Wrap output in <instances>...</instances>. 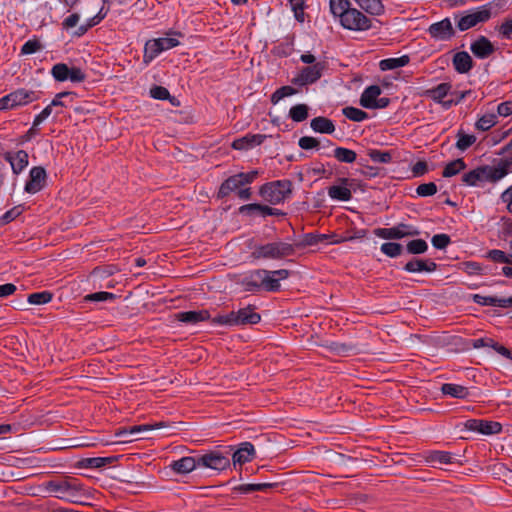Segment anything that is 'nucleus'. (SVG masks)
I'll return each instance as SVG.
<instances>
[{
	"mask_svg": "<svg viewBox=\"0 0 512 512\" xmlns=\"http://www.w3.org/2000/svg\"><path fill=\"white\" fill-rule=\"evenodd\" d=\"M416 193L420 197L433 196L437 193V186L434 182L423 183L416 188Z\"/></svg>",
	"mask_w": 512,
	"mask_h": 512,
	"instance_id": "obj_60",
	"label": "nucleus"
},
{
	"mask_svg": "<svg viewBox=\"0 0 512 512\" xmlns=\"http://www.w3.org/2000/svg\"><path fill=\"white\" fill-rule=\"evenodd\" d=\"M340 22L348 30H368L372 27L368 17L358 9L351 7L341 15Z\"/></svg>",
	"mask_w": 512,
	"mask_h": 512,
	"instance_id": "obj_6",
	"label": "nucleus"
},
{
	"mask_svg": "<svg viewBox=\"0 0 512 512\" xmlns=\"http://www.w3.org/2000/svg\"><path fill=\"white\" fill-rule=\"evenodd\" d=\"M357 4L370 15H381L384 12L381 0H360Z\"/></svg>",
	"mask_w": 512,
	"mask_h": 512,
	"instance_id": "obj_38",
	"label": "nucleus"
},
{
	"mask_svg": "<svg viewBox=\"0 0 512 512\" xmlns=\"http://www.w3.org/2000/svg\"><path fill=\"white\" fill-rule=\"evenodd\" d=\"M295 245V250L298 248H304L307 246H315L317 245V238L315 233H307L305 234L300 241L292 243Z\"/></svg>",
	"mask_w": 512,
	"mask_h": 512,
	"instance_id": "obj_62",
	"label": "nucleus"
},
{
	"mask_svg": "<svg viewBox=\"0 0 512 512\" xmlns=\"http://www.w3.org/2000/svg\"><path fill=\"white\" fill-rule=\"evenodd\" d=\"M171 469L177 474H188L199 467L198 456H186L170 464Z\"/></svg>",
	"mask_w": 512,
	"mask_h": 512,
	"instance_id": "obj_19",
	"label": "nucleus"
},
{
	"mask_svg": "<svg viewBox=\"0 0 512 512\" xmlns=\"http://www.w3.org/2000/svg\"><path fill=\"white\" fill-rule=\"evenodd\" d=\"M297 93V90L292 86H282L273 92L271 95V102L275 105L285 97L292 96Z\"/></svg>",
	"mask_w": 512,
	"mask_h": 512,
	"instance_id": "obj_52",
	"label": "nucleus"
},
{
	"mask_svg": "<svg viewBox=\"0 0 512 512\" xmlns=\"http://www.w3.org/2000/svg\"><path fill=\"white\" fill-rule=\"evenodd\" d=\"M423 25H417L412 26L410 25L408 27L409 30L416 31V30H427L428 32H454L452 23L449 18H445L439 22L433 23L428 26L427 28V22L424 20L422 22Z\"/></svg>",
	"mask_w": 512,
	"mask_h": 512,
	"instance_id": "obj_25",
	"label": "nucleus"
},
{
	"mask_svg": "<svg viewBox=\"0 0 512 512\" xmlns=\"http://www.w3.org/2000/svg\"><path fill=\"white\" fill-rule=\"evenodd\" d=\"M288 2L291 5L292 11L294 12L295 19L298 22H304V0H288Z\"/></svg>",
	"mask_w": 512,
	"mask_h": 512,
	"instance_id": "obj_58",
	"label": "nucleus"
},
{
	"mask_svg": "<svg viewBox=\"0 0 512 512\" xmlns=\"http://www.w3.org/2000/svg\"><path fill=\"white\" fill-rule=\"evenodd\" d=\"M106 14L107 10L104 11V7H102L95 16L88 18L79 26V32H87L89 29L100 23Z\"/></svg>",
	"mask_w": 512,
	"mask_h": 512,
	"instance_id": "obj_51",
	"label": "nucleus"
},
{
	"mask_svg": "<svg viewBox=\"0 0 512 512\" xmlns=\"http://www.w3.org/2000/svg\"><path fill=\"white\" fill-rule=\"evenodd\" d=\"M438 265L432 259H420V258H412L408 261L403 269L408 273H420L427 272L431 273L436 271Z\"/></svg>",
	"mask_w": 512,
	"mask_h": 512,
	"instance_id": "obj_16",
	"label": "nucleus"
},
{
	"mask_svg": "<svg viewBox=\"0 0 512 512\" xmlns=\"http://www.w3.org/2000/svg\"><path fill=\"white\" fill-rule=\"evenodd\" d=\"M456 148L462 152L466 151L476 142V136L466 134L462 129L457 133Z\"/></svg>",
	"mask_w": 512,
	"mask_h": 512,
	"instance_id": "obj_41",
	"label": "nucleus"
},
{
	"mask_svg": "<svg viewBox=\"0 0 512 512\" xmlns=\"http://www.w3.org/2000/svg\"><path fill=\"white\" fill-rule=\"evenodd\" d=\"M410 61L408 55H403L398 58H387L383 59L379 63V67L382 71L394 70L400 67H404Z\"/></svg>",
	"mask_w": 512,
	"mask_h": 512,
	"instance_id": "obj_34",
	"label": "nucleus"
},
{
	"mask_svg": "<svg viewBox=\"0 0 512 512\" xmlns=\"http://www.w3.org/2000/svg\"><path fill=\"white\" fill-rule=\"evenodd\" d=\"M150 95L152 98L154 99H158V100H170L173 104H175L173 102V100L175 98H171L170 96V93L168 91L167 88L163 87V86H153L151 89H150Z\"/></svg>",
	"mask_w": 512,
	"mask_h": 512,
	"instance_id": "obj_57",
	"label": "nucleus"
},
{
	"mask_svg": "<svg viewBox=\"0 0 512 512\" xmlns=\"http://www.w3.org/2000/svg\"><path fill=\"white\" fill-rule=\"evenodd\" d=\"M271 270L264 269V276L261 280V291L278 292L281 290V283L272 276Z\"/></svg>",
	"mask_w": 512,
	"mask_h": 512,
	"instance_id": "obj_36",
	"label": "nucleus"
},
{
	"mask_svg": "<svg viewBox=\"0 0 512 512\" xmlns=\"http://www.w3.org/2000/svg\"><path fill=\"white\" fill-rule=\"evenodd\" d=\"M451 85L449 83H440L433 89L429 90L430 97L435 102H442V100L448 95Z\"/></svg>",
	"mask_w": 512,
	"mask_h": 512,
	"instance_id": "obj_45",
	"label": "nucleus"
},
{
	"mask_svg": "<svg viewBox=\"0 0 512 512\" xmlns=\"http://www.w3.org/2000/svg\"><path fill=\"white\" fill-rule=\"evenodd\" d=\"M491 7L484 5L476 10L470 11L468 14L461 16L457 22V27L461 31L475 27L478 23L485 22L491 17Z\"/></svg>",
	"mask_w": 512,
	"mask_h": 512,
	"instance_id": "obj_7",
	"label": "nucleus"
},
{
	"mask_svg": "<svg viewBox=\"0 0 512 512\" xmlns=\"http://www.w3.org/2000/svg\"><path fill=\"white\" fill-rule=\"evenodd\" d=\"M466 163L462 158L455 159L449 162L442 171V176L450 178L459 174L461 171L466 169Z\"/></svg>",
	"mask_w": 512,
	"mask_h": 512,
	"instance_id": "obj_37",
	"label": "nucleus"
},
{
	"mask_svg": "<svg viewBox=\"0 0 512 512\" xmlns=\"http://www.w3.org/2000/svg\"><path fill=\"white\" fill-rule=\"evenodd\" d=\"M5 161L9 162L14 174H20L29 163V156L25 150H18L17 152H5L3 154Z\"/></svg>",
	"mask_w": 512,
	"mask_h": 512,
	"instance_id": "obj_15",
	"label": "nucleus"
},
{
	"mask_svg": "<svg viewBox=\"0 0 512 512\" xmlns=\"http://www.w3.org/2000/svg\"><path fill=\"white\" fill-rule=\"evenodd\" d=\"M294 255L295 245L281 240L255 245L251 252L255 260H283Z\"/></svg>",
	"mask_w": 512,
	"mask_h": 512,
	"instance_id": "obj_2",
	"label": "nucleus"
},
{
	"mask_svg": "<svg viewBox=\"0 0 512 512\" xmlns=\"http://www.w3.org/2000/svg\"><path fill=\"white\" fill-rule=\"evenodd\" d=\"M239 213L241 215L253 217V216H261L266 217L268 213H270V206L260 204V203H250L245 204L239 207Z\"/></svg>",
	"mask_w": 512,
	"mask_h": 512,
	"instance_id": "obj_29",
	"label": "nucleus"
},
{
	"mask_svg": "<svg viewBox=\"0 0 512 512\" xmlns=\"http://www.w3.org/2000/svg\"><path fill=\"white\" fill-rule=\"evenodd\" d=\"M506 176V172L496 170L489 165L478 166L462 175V182L467 186H480L485 182L495 183Z\"/></svg>",
	"mask_w": 512,
	"mask_h": 512,
	"instance_id": "obj_3",
	"label": "nucleus"
},
{
	"mask_svg": "<svg viewBox=\"0 0 512 512\" xmlns=\"http://www.w3.org/2000/svg\"><path fill=\"white\" fill-rule=\"evenodd\" d=\"M70 67L65 63H57L51 69V75L58 82H64L68 80Z\"/></svg>",
	"mask_w": 512,
	"mask_h": 512,
	"instance_id": "obj_49",
	"label": "nucleus"
},
{
	"mask_svg": "<svg viewBox=\"0 0 512 512\" xmlns=\"http://www.w3.org/2000/svg\"><path fill=\"white\" fill-rule=\"evenodd\" d=\"M380 250L388 257L396 258L403 253V246L396 242H385L381 245Z\"/></svg>",
	"mask_w": 512,
	"mask_h": 512,
	"instance_id": "obj_47",
	"label": "nucleus"
},
{
	"mask_svg": "<svg viewBox=\"0 0 512 512\" xmlns=\"http://www.w3.org/2000/svg\"><path fill=\"white\" fill-rule=\"evenodd\" d=\"M431 243L434 248L443 250L451 243V238L445 233L435 234L431 239Z\"/></svg>",
	"mask_w": 512,
	"mask_h": 512,
	"instance_id": "obj_59",
	"label": "nucleus"
},
{
	"mask_svg": "<svg viewBox=\"0 0 512 512\" xmlns=\"http://www.w3.org/2000/svg\"><path fill=\"white\" fill-rule=\"evenodd\" d=\"M12 102L15 107L29 104L39 99V92L27 90L24 88L17 89L10 93Z\"/></svg>",
	"mask_w": 512,
	"mask_h": 512,
	"instance_id": "obj_23",
	"label": "nucleus"
},
{
	"mask_svg": "<svg viewBox=\"0 0 512 512\" xmlns=\"http://www.w3.org/2000/svg\"><path fill=\"white\" fill-rule=\"evenodd\" d=\"M497 123V116L495 114H485L480 117L475 123V127L480 131H487Z\"/></svg>",
	"mask_w": 512,
	"mask_h": 512,
	"instance_id": "obj_50",
	"label": "nucleus"
},
{
	"mask_svg": "<svg viewBox=\"0 0 512 512\" xmlns=\"http://www.w3.org/2000/svg\"><path fill=\"white\" fill-rule=\"evenodd\" d=\"M255 457L254 445L250 442H243L239 445V448L233 453L232 459L234 464L243 465L250 462Z\"/></svg>",
	"mask_w": 512,
	"mask_h": 512,
	"instance_id": "obj_21",
	"label": "nucleus"
},
{
	"mask_svg": "<svg viewBox=\"0 0 512 512\" xmlns=\"http://www.w3.org/2000/svg\"><path fill=\"white\" fill-rule=\"evenodd\" d=\"M502 431L501 423L497 421H490L481 419V425H479L478 433L483 435H495Z\"/></svg>",
	"mask_w": 512,
	"mask_h": 512,
	"instance_id": "obj_40",
	"label": "nucleus"
},
{
	"mask_svg": "<svg viewBox=\"0 0 512 512\" xmlns=\"http://www.w3.org/2000/svg\"><path fill=\"white\" fill-rule=\"evenodd\" d=\"M310 127L316 133L332 134L335 131L334 122L324 116H318L311 120Z\"/></svg>",
	"mask_w": 512,
	"mask_h": 512,
	"instance_id": "obj_27",
	"label": "nucleus"
},
{
	"mask_svg": "<svg viewBox=\"0 0 512 512\" xmlns=\"http://www.w3.org/2000/svg\"><path fill=\"white\" fill-rule=\"evenodd\" d=\"M47 180V173L42 166H34L29 172V178L25 183L24 191L29 194H35L41 191Z\"/></svg>",
	"mask_w": 512,
	"mask_h": 512,
	"instance_id": "obj_11",
	"label": "nucleus"
},
{
	"mask_svg": "<svg viewBox=\"0 0 512 512\" xmlns=\"http://www.w3.org/2000/svg\"><path fill=\"white\" fill-rule=\"evenodd\" d=\"M474 348L490 347L505 358H511V350L494 341L492 338H479L473 341Z\"/></svg>",
	"mask_w": 512,
	"mask_h": 512,
	"instance_id": "obj_26",
	"label": "nucleus"
},
{
	"mask_svg": "<svg viewBox=\"0 0 512 512\" xmlns=\"http://www.w3.org/2000/svg\"><path fill=\"white\" fill-rule=\"evenodd\" d=\"M472 300L480 306H497L498 297L496 296H482L480 294H473Z\"/></svg>",
	"mask_w": 512,
	"mask_h": 512,
	"instance_id": "obj_61",
	"label": "nucleus"
},
{
	"mask_svg": "<svg viewBox=\"0 0 512 512\" xmlns=\"http://www.w3.org/2000/svg\"><path fill=\"white\" fill-rule=\"evenodd\" d=\"M199 467L223 471L230 466V460L219 451H210L198 456Z\"/></svg>",
	"mask_w": 512,
	"mask_h": 512,
	"instance_id": "obj_9",
	"label": "nucleus"
},
{
	"mask_svg": "<svg viewBox=\"0 0 512 512\" xmlns=\"http://www.w3.org/2000/svg\"><path fill=\"white\" fill-rule=\"evenodd\" d=\"M427 464L435 468H441L443 465L457 463L456 457L447 451L430 450L426 451L423 455Z\"/></svg>",
	"mask_w": 512,
	"mask_h": 512,
	"instance_id": "obj_12",
	"label": "nucleus"
},
{
	"mask_svg": "<svg viewBox=\"0 0 512 512\" xmlns=\"http://www.w3.org/2000/svg\"><path fill=\"white\" fill-rule=\"evenodd\" d=\"M176 319L180 322L194 325L199 322L207 321L210 319V313L208 310L198 311H182L175 315Z\"/></svg>",
	"mask_w": 512,
	"mask_h": 512,
	"instance_id": "obj_20",
	"label": "nucleus"
},
{
	"mask_svg": "<svg viewBox=\"0 0 512 512\" xmlns=\"http://www.w3.org/2000/svg\"><path fill=\"white\" fill-rule=\"evenodd\" d=\"M382 90L378 85H370L361 94L360 105L366 109H372Z\"/></svg>",
	"mask_w": 512,
	"mask_h": 512,
	"instance_id": "obj_28",
	"label": "nucleus"
},
{
	"mask_svg": "<svg viewBox=\"0 0 512 512\" xmlns=\"http://www.w3.org/2000/svg\"><path fill=\"white\" fill-rule=\"evenodd\" d=\"M341 185H332L328 188V195L333 200L349 201L352 198L351 190L347 187L348 178H340Z\"/></svg>",
	"mask_w": 512,
	"mask_h": 512,
	"instance_id": "obj_22",
	"label": "nucleus"
},
{
	"mask_svg": "<svg viewBox=\"0 0 512 512\" xmlns=\"http://www.w3.org/2000/svg\"><path fill=\"white\" fill-rule=\"evenodd\" d=\"M470 50L476 58L486 59L496 50L495 45L485 36H479L470 45Z\"/></svg>",
	"mask_w": 512,
	"mask_h": 512,
	"instance_id": "obj_13",
	"label": "nucleus"
},
{
	"mask_svg": "<svg viewBox=\"0 0 512 512\" xmlns=\"http://www.w3.org/2000/svg\"><path fill=\"white\" fill-rule=\"evenodd\" d=\"M279 486L278 482H265L258 484H241L234 488L235 491L241 494H250L255 491H266L270 488H276Z\"/></svg>",
	"mask_w": 512,
	"mask_h": 512,
	"instance_id": "obj_32",
	"label": "nucleus"
},
{
	"mask_svg": "<svg viewBox=\"0 0 512 512\" xmlns=\"http://www.w3.org/2000/svg\"><path fill=\"white\" fill-rule=\"evenodd\" d=\"M117 298V295L111 292H95L88 294L84 297L85 302H103V301H113Z\"/></svg>",
	"mask_w": 512,
	"mask_h": 512,
	"instance_id": "obj_53",
	"label": "nucleus"
},
{
	"mask_svg": "<svg viewBox=\"0 0 512 512\" xmlns=\"http://www.w3.org/2000/svg\"><path fill=\"white\" fill-rule=\"evenodd\" d=\"M23 206L17 205L11 208L10 210L6 211L1 217H0V225H6L13 220H15L17 217H19L23 213Z\"/></svg>",
	"mask_w": 512,
	"mask_h": 512,
	"instance_id": "obj_55",
	"label": "nucleus"
},
{
	"mask_svg": "<svg viewBox=\"0 0 512 512\" xmlns=\"http://www.w3.org/2000/svg\"><path fill=\"white\" fill-rule=\"evenodd\" d=\"M264 275V269L249 271L240 279L239 284L246 292H259L261 291V280Z\"/></svg>",
	"mask_w": 512,
	"mask_h": 512,
	"instance_id": "obj_14",
	"label": "nucleus"
},
{
	"mask_svg": "<svg viewBox=\"0 0 512 512\" xmlns=\"http://www.w3.org/2000/svg\"><path fill=\"white\" fill-rule=\"evenodd\" d=\"M53 294L49 291L35 292L28 295L27 301L32 305H42L52 300Z\"/></svg>",
	"mask_w": 512,
	"mask_h": 512,
	"instance_id": "obj_48",
	"label": "nucleus"
},
{
	"mask_svg": "<svg viewBox=\"0 0 512 512\" xmlns=\"http://www.w3.org/2000/svg\"><path fill=\"white\" fill-rule=\"evenodd\" d=\"M343 115L351 121L362 122L368 118V114L356 107L348 106L343 108Z\"/></svg>",
	"mask_w": 512,
	"mask_h": 512,
	"instance_id": "obj_43",
	"label": "nucleus"
},
{
	"mask_svg": "<svg viewBox=\"0 0 512 512\" xmlns=\"http://www.w3.org/2000/svg\"><path fill=\"white\" fill-rule=\"evenodd\" d=\"M349 8V0H330V11L335 17L340 18Z\"/></svg>",
	"mask_w": 512,
	"mask_h": 512,
	"instance_id": "obj_54",
	"label": "nucleus"
},
{
	"mask_svg": "<svg viewBox=\"0 0 512 512\" xmlns=\"http://www.w3.org/2000/svg\"><path fill=\"white\" fill-rule=\"evenodd\" d=\"M179 44L180 42L176 38L170 37H163L147 41L144 48V62H151L161 52L176 47Z\"/></svg>",
	"mask_w": 512,
	"mask_h": 512,
	"instance_id": "obj_5",
	"label": "nucleus"
},
{
	"mask_svg": "<svg viewBox=\"0 0 512 512\" xmlns=\"http://www.w3.org/2000/svg\"><path fill=\"white\" fill-rule=\"evenodd\" d=\"M323 69L324 65L320 62L303 67L300 73L292 79V83L298 86L313 84L321 78Z\"/></svg>",
	"mask_w": 512,
	"mask_h": 512,
	"instance_id": "obj_10",
	"label": "nucleus"
},
{
	"mask_svg": "<svg viewBox=\"0 0 512 512\" xmlns=\"http://www.w3.org/2000/svg\"><path fill=\"white\" fill-rule=\"evenodd\" d=\"M298 145L301 149L309 150L314 148H319L320 142L311 136H303L299 139Z\"/></svg>",
	"mask_w": 512,
	"mask_h": 512,
	"instance_id": "obj_63",
	"label": "nucleus"
},
{
	"mask_svg": "<svg viewBox=\"0 0 512 512\" xmlns=\"http://www.w3.org/2000/svg\"><path fill=\"white\" fill-rule=\"evenodd\" d=\"M374 233L376 236L380 238L389 240H396L408 236L420 235V231L418 228L405 223H400L391 228H378L374 231Z\"/></svg>",
	"mask_w": 512,
	"mask_h": 512,
	"instance_id": "obj_8",
	"label": "nucleus"
},
{
	"mask_svg": "<svg viewBox=\"0 0 512 512\" xmlns=\"http://www.w3.org/2000/svg\"><path fill=\"white\" fill-rule=\"evenodd\" d=\"M291 192L292 182L287 179L267 182L259 188V195L272 205L283 202Z\"/></svg>",
	"mask_w": 512,
	"mask_h": 512,
	"instance_id": "obj_4",
	"label": "nucleus"
},
{
	"mask_svg": "<svg viewBox=\"0 0 512 512\" xmlns=\"http://www.w3.org/2000/svg\"><path fill=\"white\" fill-rule=\"evenodd\" d=\"M368 156L373 162L387 164L393 159V153L391 151H382L378 149H369Z\"/></svg>",
	"mask_w": 512,
	"mask_h": 512,
	"instance_id": "obj_44",
	"label": "nucleus"
},
{
	"mask_svg": "<svg viewBox=\"0 0 512 512\" xmlns=\"http://www.w3.org/2000/svg\"><path fill=\"white\" fill-rule=\"evenodd\" d=\"M43 48L41 42L37 38L28 40L21 48L20 55H30L40 51Z\"/></svg>",
	"mask_w": 512,
	"mask_h": 512,
	"instance_id": "obj_56",
	"label": "nucleus"
},
{
	"mask_svg": "<svg viewBox=\"0 0 512 512\" xmlns=\"http://www.w3.org/2000/svg\"><path fill=\"white\" fill-rule=\"evenodd\" d=\"M309 107L306 104H297L290 108L289 117L294 122H303L308 118Z\"/></svg>",
	"mask_w": 512,
	"mask_h": 512,
	"instance_id": "obj_39",
	"label": "nucleus"
},
{
	"mask_svg": "<svg viewBox=\"0 0 512 512\" xmlns=\"http://www.w3.org/2000/svg\"><path fill=\"white\" fill-rule=\"evenodd\" d=\"M485 257L495 263L504 264L507 260V253L499 249H492L486 253Z\"/></svg>",
	"mask_w": 512,
	"mask_h": 512,
	"instance_id": "obj_64",
	"label": "nucleus"
},
{
	"mask_svg": "<svg viewBox=\"0 0 512 512\" xmlns=\"http://www.w3.org/2000/svg\"><path fill=\"white\" fill-rule=\"evenodd\" d=\"M116 459L115 456L84 458L79 462V465L82 468H101L113 463Z\"/></svg>",
	"mask_w": 512,
	"mask_h": 512,
	"instance_id": "obj_33",
	"label": "nucleus"
},
{
	"mask_svg": "<svg viewBox=\"0 0 512 512\" xmlns=\"http://www.w3.org/2000/svg\"><path fill=\"white\" fill-rule=\"evenodd\" d=\"M332 156L340 163L350 164L356 161L357 154L355 151L345 148L336 147L333 149Z\"/></svg>",
	"mask_w": 512,
	"mask_h": 512,
	"instance_id": "obj_35",
	"label": "nucleus"
},
{
	"mask_svg": "<svg viewBox=\"0 0 512 512\" xmlns=\"http://www.w3.org/2000/svg\"><path fill=\"white\" fill-rule=\"evenodd\" d=\"M440 390L444 395L457 399H465L469 396L468 388L459 384L445 383Z\"/></svg>",
	"mask_w": 512,
	"mask_h": 512,
	"instance_id": "obj_30",
	"label": "nucleus"
},
{
	"mask_svg": "<svg viewBox=\"0 0 512 512\" xmlns=\"http://www.w3.org/2000/svg\"><path fill=\"white\" fill-rule=\"evenodd\" d=\"M41 489L49 494L54 493L55 497L73 504H82V497L89 494L85 486L75 477H62L44 482Z\"/></svg>",
	"mask_w": 512,
	"mask_h": 512,
	"instance_id": "obj_1",
	"label": "nucleus"
},
{
	"mask_svg": "<svg viewBox=\"0 0 512 512\" xmlns=\"http://www.w3.org/2000/svg\"><path fill=\"white\" fill-rule=\"evenodd\" d=\"M164 426V423L163 422H159V423H155L154 425H148V424H143V425H135L133 427H131V429L128 431V430H120L116 433V436L118 437H125L126 435H132V434H137V433H140V432H143V431H149V430H152V429H158V428H161Z\"/></svg>",
	"mask_w": 512,
	"mask_h": 512,
	"instance_id": "obj_42",
	"label": "nucleus"
},
{
	"mask_svg": "<svg viewBox=\"0 0 512 512\" xmlns=\"http://www.w3.org/2000/svg\"><path fill=\"white\" fill-rule=\"evenodd\" d=\"M266 137L265 134H247L244 137L235 139L232 147L236 150H248L261 145Z\"/></svg>",
	"mask_w": 512,
	"mask_h": 512,
	"instance_id": "obj_18",
	"label": "nucleus"
},
{
	"mask_svg": "<svg viewBox=\"0 0 512 512\" xmlns=\"http://www.w3.org/2000/svg\"><path fill=\"white\" fill-rule=\"evenodd\" d=\"M454 69L460 73H468L473 68V60L468 52L460 51L454 54L452 59Z\"/></svg>",
	"mask_w": 512,
	"mask_h": 512,
	"instance_id": "obj_24",
	"label": "nucleus"
},
{
	"mask_svg": "<svg viewBox=\"0 0 512 512\" xmlns=\"http://www.w3.org/2000/svg\"><path fill=\"white\" fill-rule=\"evenodd\" d=\"M241 187V180L237 177V174L232 175L221 184L218 190V198H225L231 192L237 191Z\"/></svg>",
	"mask_w": 512,
	"mask_h": 512,
	"instance_id": "obj_31",
	"label": "nucleus"
},
{
	"mask_svg": "<svg viewBox=\"0 0 512 512\" xmlns=\"http://www.w3.org/2000/svg\"><path fill=\"white\" fill-rule=\"evenodd\" d=\"M406 250L409 254H424L428 250V244L423 239H414L407 243Z\"/></svg>",
	"mask_w": 512,
	"mask_h": 512,
	"instance_id": "obj_46",
	"label": "nucleus"
},
{
	"mask_svg": "<svg viewBox=\"0 0 512 512\" xmlns=\"http://www.w3.org/2000/svg\"><path fill=\"white\" fill-rule=\"evenodd\" d=\"M232 312L234 314V326L257 324L261 320L260 314L255 312L251 305Z\"/></svg>",
	"mask_w": 512,
	"mask_h": 512,
	"instance_id": "obj_17",
	"label": "nucleus"
}]
</instances>
